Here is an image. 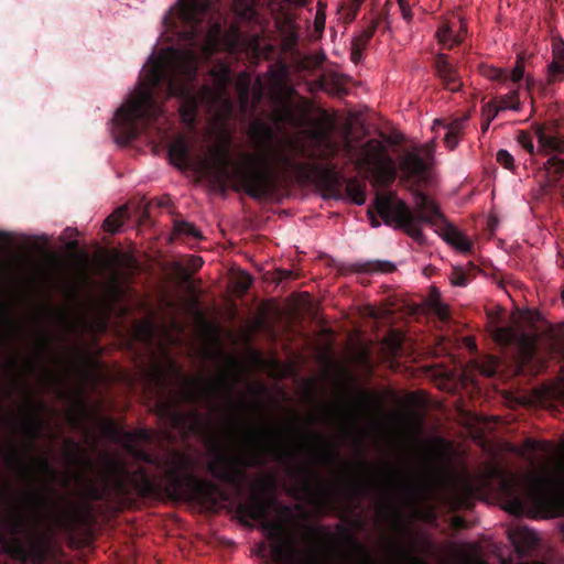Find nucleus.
Masks as SVG:
<instances>
[{
	"label": "nucleus",
	"mask_w": 564,
	"mask_h": 564,
	"mask_svg": "<svg viewBox=\"0 0 564 564\" xmlns=\"http://www.w3.org/2000/svg\"><path fill=\"white\" fill-rule=\"evenodd\" d=\"M491 121H488L486 119H482V131H486L489 128Z\"/></svg>",
	"instance_id": "0e129e2a"
},
{
	"label": "nucleus",
	"mask_w": 564,
	"mask_h": 564,
	"mask_svg": "<svg viewBox=\"0 0 564 564\" xmlns=\"http://www.w3.org/2000/svg\"><path fill=\"white\" fill-rule=\"evenodd\" d=\"M484 74L492 79V80H498V82H506L508 78H509V75L507 74V72L502 68H498V67H488Z\"/></svg>",
	"instance_id": "a19ab883"
},
{
	"label": "nucleus",
	"mask_w": 564,
	"mask_h": 564,
	"mask_svg": "<svg viewBox=\"0 0 564 564\" xmlns=\"http://www.w3.org/2000/svg\"><path fill=\"white\" fill-rule=\"evenodd\" d=\"M247 135L253 152L241 153L240 160L231 164L228 145L218 144L203 165L218 177H228L231 169L238 188L253 199L268 198L284 178L306 173L308 164L297 161L296 156L316 158L295 140L278 139L273 127L260 119L250 122Z\"/></svg>",
	"instance_id": "f03ea898"
},
{
	"label": "nucleus",
	"mask_w": 564,
	"mask_h": 564,
	"mask_svg": "<svg viewBox=\"0 0 564 564\" xmlns=\"http://www.w3.org/2000/svg\"><path fill=\"white\" fill-rule=\"evenodd\" d=\"M51 347V338L47 334H43L40 338V352L42 355L47 354Z\"/></svg>",
	"instance_id": "3c124183"
},
{
	"label": "nucleus",
	"mask_w": 564,
	"mask_h": 564,
	"mask_svg": "<svg viewBox=\"0 0 564 564\" xmlns=\"http://www.w3.org/2000/svg\"><path fill=\"white\" fill-rule=\"evenodd\" d=\"M468 119H469V116L468 115H464V116H462L459 118H456V119L452 120L446 126V128H447L448 131L454 132V134L459 137V134L464 130Z\"/></svg>",
	"instance_id": "4c0bfd02"
},
{
	"label": "nucleus",
	"mask_w": 564,
	"mask_h": 564,
	"mask_svg": "<svg viewBox=\"0 0 564 564\" xmlns=\"http://www.w3.org/2000/svg\"><path fill=\"white\" fill-rule=\"evenodd\" d=\"M241 98L243 99L245 102L248 101V98H249V86L248 85H245V87L241 88Z\"/></svg>",
	"instance_id": "680f3d73"
},
{
	"label": "nucleus",
	"mask_w": 564,
	"mask_h": 564,
	"mask_svg": "<svg viewBox=\"0 0 564 564\" xmlns=\"http://www.w3.org/2000/svg\"><path fill=\"white\" fill-rule=\"evenodd\" d=\"M234 392L235 383L226 373H220L208 380H188L181 398L187 404L203 405L212 413L226 414L235 426L245 425L250 406L245 398L235 400Z\"/></svg>",
	"instance_id": "1a4fd4ad"
},
{
	"label": "nucleus",
	"mask_w": 564,
	"mask_h": 564,
	"mask_svg": "<svg viewBox=\"0 0 564 564\" xmlns=\"http://www.w3.org/2000/svg\"><path fill=\"white\" fill-rule=\"evenodd\" d=\"M248 442L250 449L246 454H234L223 447L215 449L207 463V469L215 479L239 487L246 468L263 466L268 457L276 462L293 457L280 430H259L248 425Z\"/></svg>",
	"instance_id": "423d86ee"
},
{
	"label": "nucleus",
	"mask_w": 564,
	"mask_h": 564,
	"mask_svg": "<svg viewBox=\"0 0 564 564\" xmlns=\"http://www.w3.org/2000/svg\"><path fill=\"white\" fill-rule=\"evenodd\" d=\"M9 239V234L6 231H0V240L7 241Z\"/></svg>",
	"instance_id": "e2e57ef3"
},
{
	"label": "nucleus",
	"mask_w": 564,
	"mask_h": 564,
	"mask_svg": "<svg viewBox=\"0 0 564 564\" xmlns=\"http://www.w3.org/2000/svg\"><path fill=\"white\" fill-rule=\"evenodd\" d=\"M172 163L181 169L187 170L191 166V145L186 138L177 137L171 142L167 150Z\"/></svg>",
	"instance_id": "6ab92c4d"
},
{
	"label": "nucleus",
	"mask_w": 564,
	"mask_h": 564,
	"mask_svg": "<svg viewBox=\"0 0 564 564\" xmlns=\"http://www.w3.org/2000/svg\"><path fill=\"white\" fill-rule=\"evenodd\" d=\"M434 311L436 315L440 317V319L447 321L449 318V310L445 304L440 302L436 303L434 305Z\"/></svg>",
	"instance_id": "de8ad7c7"
},
{
	"label": "nucleus",
	"mask_w": 564,
	"mask_h": 564,
	"mask_svg": "<svg viewBox=\"0 0 564 564\" xmlns=\"http://www.w3.org/2000/svg\"><path fill=\"white\" fill-rule=\"evenodd\" d=\"M349 198L356 205L366 203V183L357 177L346 178L344 185V198Z\"/></svg>",
	"instance_id": "aec40b11"
},
{
	"label": "nucleus",
	"mask_w": 564,
	"mask_h": 564,
	"mask_svg": "<svg viewBox=\"0 0 564 564\" xmlns=\"http://www.w3.org/2000/svg\"><path fill=\"white\" fill-rule=\"evenodd\" d=\"M378 487L384 494L395 491H410L412 488L411 481L403 475V473L387 464L383 466V477L377 482L370 481H346L345 489L354 495L366 492L370 487Z\"/></svg>",
	"instance_id": "4468645a"
},
{
	"label": "nucleus",
	"mask_w": 564,
	"mask_h": 564,
	"mask_svg": "<svg viewBox=\"0 0 564 564\" xmlns=\"http://www.w3.org/2000/svg\"><path fill=\"white\" fill-rule=\"evenodd\" d=\"M360 273H389L395 270V264L387 260H370L354 264Z\"/></svg>",
	"instance_id": "412c9836"
},
{
	"label": "nucleus",
	"mask_w": 564,
	"mask_h": 564,
	"mask_svg": "<svg viewBox=\"0 0 564 564\" xmlns=\"http://www.w3.org/2000/svg\"><path fill=\"white\" fill-rule=\"evenodd\" d=\"M303 487L310 494L312 503L319 510L332 509L339 495V486L326 484L317 473H311V478L303 481Z\"/></svg>",
	"instance_id": "2eb2a0df"
},
{
	"label": "nucleus",
	"mask_w": 564,
	"mask_h": 564,
	"mask_svg": "<svg viewBox=\"0 0 564 564\" xmlns=\"http://www.w3.org/2000/svg\"><path fill=\"white\" fill-rule=\"evenodd\" d=\"M355 164L358 170L372 171L386 185L397 177L393 161L384 155L383 145L376 139L368 140L357 150Z\"/></svg>",
	"instance_id": "f8f14e48"
},
{
	"label": "nucleus",
	"mask_w": 564,
	"mask_h": 564,
	"mask_svg": "<svg viewBox=\"0 0 564 564\" xmlns=\"http://www.w3.org/2000/svg\"><path fill=\"white\" fill-rule=\"evenodd\" d=\"M364 48H365V46H362L359 42L354 40L352 50H351V61L354 63H358L360 61Z\"/></svg>",
	"instance_id": "09e8293b"
},
{
	"label": "nucleus",
	"mask_w": 564,
	"mask_h": 564,
	"mask_svg": "<svg viewBox=\"0 0 564 564\" xmlns=\"http://www.w3.org/2000/svg\"><path fill=\"white\" fill-rule=\"evenodd\" d=\"M432 156L427 148L415 147L405 151L400 158L399 169L401 181L410 184L413 193V206L391 194L376 196L373 207L386 225H395L417 242L424 240L422 225H430L441 231L443 239L456 249L468 252L473 242L456 227L448 224L438 206L420 191V185L426 181Z\"/></svg>",
	"instance_id": "20e7f679"
},
{
	"label": "nucleus",
	"mask_w": 564,
	"mask_h": 564,
	"mask_svg": "<svg viewBox=\"0 0 564 564\" xmlns=\"http://www.w3.org/2000/svg\"><path fill=\"white\" fill-rule=\"evenodd\" d=\"M6 459L10 465L22 468L31 487L19 496L17 502L10 505L6 514L0 512V547L24 555L23 538L31 539L44 518L58 507L54 499L57 491L52 486L57 479V470L46 456L32 457L31 464H26L24 456L13 444Z\"/></svg>",
	"instance_id": "39448f33"
},
{
	"label": "nucleus",
	"mask_w": 564,
	"mask_h": 564,
	"mask_svg": "<svg viewBox=\"0 0 564 564\" xmlns=\"http://www.w3.org/2000/svg\"><path fill=\"white\" fill-rule=\"evenodd\" d=\"M195 261H196V262L194 263L195 268H199V267L202 265V263H203V261H202V259H200V258H197Z\"/></svg>",
	"instance_id": "338daca9"
},
{
	"label": "nucleus",
	"mask_w": 564,
	"mask_h": 564,
	"mask_svg": "<svg viewBox=\"0 0 564 564\" xmlns=\"http://www.w3.org/2000/svg\"><path fill=\"white\" fill-rule=\"evenodd\" d=\"M379 21L372 20L360 33L358 37L355 40L359 42L362 46H366L368 42L371 40V37L375 35L377 28H378Z\"/></svg>",
	"instance_id": "c9c22d12"
},
{
	"label": "nucleus",
	"mask_w": 564,
	"mask_h": 564,
	"mask_svg": "<svg viewBox=\"0 0 564 564\" xmlns=\"http://www.w3.org/2000/svg\"><path fill=\"white\" fill-rule=\"evenodd\" d=\"M561 259V265L564 268V250L558 252Z\"/></svg>",
	"instance_id": "69168bd1"
},
{
	"label": "nucleus",
	"mask_w": 564,
	"mask_h": 564,
	"mask_svg": "<svg viewBox=\"0 0 564 564\" xmlns=\"http://www.w3.org/2000/svg\"><path fill=\"white\" fill-rule=\"evenodd\" d=\"M322 63H323V57L306 56L302 61L301 64H302V68H304V69H312V68H315V67L319 66Z\"/></svg>",
	"instance_id": "a18cd8bd"
},
{
	"label": "nucleus",
	"mask_w": 564,
	"mask_h": 564,
	"mask_svg": "<svg viewBox=\"0 0 564 564\" xmlns=\"http://www.w3.org/2000/svg\"><path fill=\"white\" fill-rule=\"evenodd\" d=\"M318 182L328 197L335 199L344 198V185L346 177L334 166L321 169L318 172Z\"/></svg>",
	"instance_id": "f3484780"
},
{
	"label": "nucleus",
	"mask_w": 564,
	"mask_h": 564,
	"mask_svg": "<svg viewBox=\"0 0 564 564\" xmlns=\"http://www.w3.org/2000/svg\"><path fill=\"white\" fill-rule=\"evenodd\" d=\"M523 321L531 326L532 329L524 330L520 327H497L494 333L496 343L502 347L513 348L521 361H528L536 352V344L540 338L539 332L535 329V323L541 321L539 312L527 311Z\"/></svg>",
	"instance_id": "9b49d317"
},
{
	"label": "nucleus",
	"mask_w": 564,
	"mask_h": 564,
	"mask_svg": "<svg viewBox=\"0 0 564 564\" xmlns=\"http://www.w3.org/2000/svg\"><path fill=\"white\" fill-rule=\"evenodd\" d=\"M398 2H399V7L401 10L402 17L406 21H411L413 14H412V11H411V8H410V4L408 3V1L406 0H398Z\"/></svg>",
	"instance_id": "8fccbe9b"
},
{
	"label": "nucleus",
	"mask_w": 564,
	"mask_h": 564,
	"mask_svg": "<svg viewBox=\"0 0 564 564\" xmlns=\"http://www.w3.org/2000/svg\"><path fill=\"white\" fill-rule=\"evenodd\" d=\"M468 265H469L468 272H466L462 268H454V270L451 274V282L453 285L466 286L469 282V275H473V276L476 275V273L478 272V268L473 263H468Z\"/></svg>",
	"instance_id": "393cba45"
},
{
	"label": "nucleus",
	"mask_w": 564,
	"mask_h": 564,
	"mask_svg": "<svg viewBox=\"0 0 564 564\" xmlns=\"http://www.w3.org/2000/svg\"><path fill=\"white\" fill-rule=\"evenodd\" d=\"M520 539L523 540V544L527 547H533L538 543V538L534 532L524 529L522 532H518Z\"/></svg>",
	"instance_id": "c03bdc74"
},
{
	"label": "nucleus",
	"mask_w": 564,
	"mask_h": 564,
	"mask_svg": "<svg viewBox=\"0 0 564 564\" xmlns=\"http://www.w3.org/2000/svg\"><path fill=\"white\" fill-rule=\"evenodd\" d=\"M43 408V402H35L29 398L26 415L21 423L22 431L28 438V452L34 451V442L41 436L44 422L37 412Z\"/></svg>",
	"instance_id": "dca6fc26"
},
{
	"label": "nucleus",
	"mask_w": 564,
	"mask_h": 564,
	"mask_svg": "<svg viewBox=\"0 0 564 564\" xmlns=\"http://www.w3.org/2000/svg\"><path fill=\"white\" fill-rule=\"evenodd\" d=\"M126 437H127V440H128V441H130V442H131V441H133V438H134V434H132V433H126Z\"/></svg>",
	"instance_id": "774afa93"
},
{
	"label": "nucleus",
	"mask_w": 564,
	"mask_h": 564,
	"mask_svg": "<svg viewBox=\"0 0 564 564\" xmlns=\"http://www.w3.org/2000/svg\"><path fill=\"white\" fill-rule=\"evenodd\" d=\"M173 231L177 236H186L195 239L202 238L199 230L192 223L186 220H175Z\"/></svg>",
	"instance_id": "bb28decb"
},
{
	"label": "nucleus",
	"mask_w": 564,
	"mask_h": 564,
	"mask_svg": "<svg viewBox=\"0 0 564 564\" xmlns=\"http://www.w3.org/2000/svg\"><path fill=\"white\" fill-rule=\"evenodd\" d=\"M137 437L141 438V440H144V441H148L149 437H150V434H149V432L147 430H140L137 433Z\"/></svg>",
	"instance_id": "052dcab7"
},
{
	"label": "nucleus",
	"mask_w": 564,
	"mask_h": 564,
	"mask_svg": "<svg viewBox=\"0 0 564 564\" xmlns=\"http://www.w3.org/2000/svg\"><path fill=\"white\" fill-rule=\"evenodd\" d=\"M130 452L139 460L161 470L162 478L152 477L144 467L129 473L121 462L109 458L111 479L120 496L130 495L132 488L142 498L165 495L173 499L186 498L210 505H217L218 500H228L227 494L218 484L202 479L192 471L194 462L184 453L174 451L167 457L160 458L133 446H130Z\"/></svg>",
	"instance_id": "7ed1b4c3"
},
{
	"label": "nucleus",
	"mask_w": 564,
	"mask_h": 564,
	"mask_svg": "<svg viewBox=\"0 0 564 564\" xmlns=\"http://www.w3.org/2000/svg\"><path fill=\"white\" fill-rule=\"evenodd\" d=\"M523 76H524L523 58L519 56L516 66L511 70L509 78L513 83H519L522 80Z\"/></svg>",
	"instance_id": "79ce46f5"
},
{
	"label": "nucleus",
	"mask_w": 564,
	"mask_h": 564,
	"mask_svg": "<svg viewBox=\"0 0 564 564\" xmlns=\"http://www.w3.org/2000/svg\"><path fill=\"white\" fill-rule=\"evenodd\" d=\"M275 120L281 123L295 124L296 117L293 106L290 102H281L275 113Z\"/></svg>",
	"instance_id": "c756f323"
},
{
	"label": "nucleus",
	"mask_w": 564,
	"mask_h": 564,
	"mask_svg": "<svg viewBox=\"0 0 564 564\" xmlns=\"http://www.w3.org/2000/svg\"><path fill=\"white\" fill-rule=\"evenodd\" d=\"M536 139V153L547 156L543 171L550 184L555 185L564 175V133L557 122L535 123L532 126Z\"/></svg>",
	"instance_id": "9d476101"
},
{
	"label": "nucleus",
	"mask_w": 564,
	"mask_h": 564,
	"mask_svg": "<svg viewBox=\"0 0 564 564\" xmlns=\"http://www.w3.org/2000/svg\"><path fill=\"white\" fill-rule=\"evenodd\" d=\"M269 74L271 85L275 90H285L290 95L294 93V89L286 84L288 69L284 65L276 69H270Z\"/></svg>",
	"instance_id": "b1692460"
},
{
	"label": "nucleus",
	"mask_w": 564,
	"mask_h": 564,
	"mask_svg": "<svg viewBox=\"0 0 564 564\" xmlns=\"http://www.w3.org/2000/svg\"><path fill=\"white\" fill-rule=\"evenodd\" d=\"M444 141L449 149H454L458 143V135L454 134V132L446 131Z\"/></svg>",
	"instance_id": "864d4df0"
},
{
	"label": "nucleus",
	"mask_w": 564,
	"mask_h": 564,
	"mask_svg": "<svg viewBox=\"0 0 564 564\" xmlns=\"http://www.w3.org/2000/svg\"><path fill=\"white\" fill-rule=\"evenodd\" d=\"M535 135L527 130H519L517 133V142L518 144L525 150L531 156L539 155L536 153V145L534 144Z\"/></svg>",
	"instance_id": "c85d7f7f"
},
{
	"label": "nucleus",
	"mask_w": 564,
	"mask_h": 564,
	"mask_svg": "<svg viewBox=\"0 0 564 564\" xmlns=\"http://www.w3.org/2000/svg\"><path fill=\"white\" fill-rule=\"evenodd\" d=\"M438 42L443 45H447L448 48L454 47L460 43L458 35H454L453 31L448 26H443L436 32Z\"/></svg>",
	"instance_id": "7c9ffc66"
},
{
	"label": "nucleus",
	"mask_w": 564,
	"mask_h": 564,
	"mask_svg": "<svg viewBox=\"0 0 564 564\" xmlns=\"http://www.w3.org/2000/svg\"><path fill=\"white\" fill-rule=\"evenodd\" d=\"M525 448L530 452H536V451H544L545 445L539 441L534 440H527L525 441Z\"/></svg>",
	"instance_id": "603ef678"
},
{
	"label": "nucleus",
	"mask_w": 564,
	"mask_h": 564,
	"mask_svg": "<svg viewBox=\"0 0 564 564\" xmlns=\"http://www.w3.org/2000/svg\"><path fill=\"white\" fill-rule=\"evenodd\" d=\"M127 215V208L120 207L113 214L108 216L104 221V229L107 232L115 234L123 224V218Z\"/></svg>",
	"instance_id": "a878e982"
},
{
	"label": "nucleus",
	"mask_w": 564,
	"mask_h": 564,
	"mask_svg": "<svg viewBox=\"0 0 564 564\" xmlns=\"http://www.w3.org/2000/svg\"><path fill=\"white\" fill-rule=\"evenodd\" d=\"M552 55H553L552 62L564 63V41L563 40H557V41L553 42Z\"/></svg>",
	"instance_id": "37998d69"
},
{
	"label": "nucleus",
	"mask_w": 564,
	"mask_h": 564,
	"mask_svg": "<svg viewBox=\"0 0 564 564\" xmlns=\"http://www.w3.org/2000/svg\"><path fill=\"white\" fill-rule=\"evenodd\" d=\"M66 456L72 464H77L79 460L78 456L74 452H67Z\"/></svg>",
	"instance_id": "bf43d9fd"
},
{
	"label": "nucleus",
	"mask_w": 564,
	"mask_h": 564,
	"mask_svg": "<svg viewBox=\"0 0 564 564\" xmlns=\"http://www.w3.org/2000/svg\"><path fill=\"white\" fill-rule=\"evenodd\" d=\"M474 488L469 481L460 484L453 492L457 508H470L473 506Z\"/></svg>",
	"instance_id": "4be33fe9"
},
{
	"label": "nucleus",
	"mask_w": 564,
	"mask_h": 564,
	"mask_svg": "<svg viewBox=\"0 0 564 564\" xmlns=\"http://www.w3.org/2000/svg\"><path fill=\"white\" fill-rule=\"evenodd\" d=\"M104 481H105V487L104 488H100L97 484H95L94 481L89 480L87 481V496L91 499V500H95V501H99V500H102L104 497H105V494H106V490L111 486L113 488V490L117 492L116 488H115V485L112 482V479H111V474H110V467H109V460L107 462V470H106V475L104 477Z\"/></svg>",
	"instance_id": "5701e85b"
},
{
	"label": "nucleus",
	"mask_w": 564,
	"mask_h": 564,
	"mask_svg": "<svg viewBox=\"0 0 564 564\" xmlns=\"http://www.w3.org/2000/svg\"><path fill=\"white\" fill-rule=\"evenodd\" d=\"M454 524L457 529H465L467 525H466V521L465 519L460 518V517H456L455 520H454Z\"/></svg>",
	"instance_id": "4d7b16f0"
},
{
	"label": "nucleus",
	"mask_w": 564,
	"mask_h": 564,
	"mask_svg": "<svg viewBox=\"0 0 564 564\" xmlns=\"http://www.w3.org/2000/svg\"><path fill=\"white\" fill-rule=\"evenodd\" d=\"M218 4L219 0H177L165 13V33L177 46L150 56L149 68L133 95L112 119L117 143H130L142 128L165 132L163 126L167 119L163 104L171 97L178 99L181 122L191 131L196 128L199 106L213 116L231 111L232 76L228 65L216 64L202 84L198 79L199 65L215 53H234L243 46V35L237 26L223 30Z\"/></svg>",
	"instance_id": "f257e3e1"
},
{
	"label": "nucleus",
	"mask_w": 564,
	"mask_h": 564,
	"mask_svg": "<svg viewBox=\"0 0 564 564\" xmlns=\"http://www.w3.org/2000/svg\"><path fill=\"white\" fill-rule=\"evenodd\" d=\"M535 135L527 130H519L517 133V142L518 144L525 150L531 156L539 155L536 153V145L534 144Z\"/></svg>",
	"instance_id": "cd10ccee"
},
{
	"label": "nucleus",
	"mask_w": 564,
	"mask_h": 564,
	"mask_svg": "<svg viewBox=\"0 0 564 564\" xmlns=\"http://www.w3.org/2000/svg\"><path fill=\"white\" fill-rule=\"evenodd\" d=\"M564 80V63L551 62L547 65V82L554 84Z\"/></svg>",
	"instance_id": "473e14b6"
},
{
	"label": "nucleus",
	"mask_w": 564,
	"mask_h": 564,
	"mask_svg": "<svg viewBox=\"0 0 564 564\" xmlns=\"http://www.w3.org/2000/svg\"><path fill=\"white\" fill-rule=\"evenodd\" d=\"M519 105L520 104H519L518 93L517 91H511L510 94L501 97L499 108L501 110H506V109L518 110L519 109Z\"/></svg>",
	"instance_id": "e433bc0d"
},
{
	"label": "nucleus",
	"mask_w": 564,
	"mask_h": 564,
	"mask_svg": "<svg viewBox=\"0 0 564 564\" xmlns=\"http://www.w3.org/2000/svg\"><path fill=\"white\" fill-rule=\"evenodd\" d=\"M384 345L388 354L395 357L402 350V336L398 333H391L386 337Z\"/></svg>",
	"instance_id": "2f4dec72"
},
{
	"label": "nucleus",
	"mask_w": 564,
	"mask_h": 564,
	"mask_svg": "<svg viewBox=\"0 0 564 564\" xmlns=\"http://www.w3.org/2000/svg\"><path fill=\"white\" fill-rule=\"evenodd\" d=\"M365 0H349L347 4L343 6V17L346 22L355 20L360 6Z\"/></svg>",
	"instance_id": "72a5a7b5"
},
{
	"label": "nucleus",
	"mask_w": 564,
	"mask_h": 564,
	"mask_svg": "<svg viewBox=\"0 0 564 564\" xmlns=\"http://www.w3.org/2000/svg\"><path fill=\"white\" fill-rule=\"evenodd\" d=\"M386 509L389 510L397 519L398 521L401 520V514L399 512V510H397L391 503L390 501H387L386 503Z\"/></svg>",
	"instance_id": "6e6d98bb"
},
{
	"label": "nucleus",
	"mask_w": 564,
	"mask_h": 564,
	"mask_svg": "<svg viewBox=\"0 0 564 564\" xmlns=\"http://www.w3.org/2000/svg\"><path fill=\"white\" fill-rule=\"evenodd\" d=\"M434 68L437 77L442 80L444 87L451 91L459 90L462 82L455 66L449 63L448 56L438 53L434 59Z\"/></svg>",
	"instance_id": "a211bd4d"
},
{
	"label": "nucleus",
	"mask_w": 564,
	"mask_h": 564,
	"mask_svg": "<svg viewBox=\"0 0 564 564\" xmlns=\"http://www.w3.org/2000/svg\"><path fill=\"white\" fill-rule=\"evenodd\" d=\"M368 215H369L370 224L372 227L380 226L379 220L377 219L376 215L370 209L368 210Z\"/></svg>",
	"instance_id": "13d9d810"
},
{
	"label": "nucleus",
	"mask_w": 564,
	"mask_h": 564,
	"mask_svg": "<svg viewBox=\"0 0 564 564\" xmlns=\"http://www.w3.org/2000/svg\"><path fill=\"white\" fill-rule=\"evenodd\" d=\"M501 109L494 101H489L481 108L482 119L492 121Z\"/></svg>",
	"instance_id": "ea45409f"
},
{
	"label": "nucleus",
	"mask_w": 564,
	"mask_h": 564,
	"mask_svg": "<svg viewBox=\"0 0 564 564\" xmlns=\"http://www.w3.org/2000/svg\"><path fill=\"white\" fill-rule=\"evenodd\" d=\"M191 417L194 420V422L199 425L203 421L202 413L198 412V410L194 409L189 412Z\"/></svg>",
	"instance_id": "5fc2aeb1"
},
{
	"label": "nucleus",
	"mask_w": 564,
	"mask_h": 564,
	"mask_svg": "<svg viewBox=\"0 0 564 564\" xmlns=\"http://www.w3.org/2000/svg\"><path fill=\"white\" fill-rule=\"evenodd\" d=\"M0 318L2 322L8 324L10 327L19 329L18 324L14 322V319L11 317L9 311L4 306H0Z\"/></svg>",
	"instance_id": "49530a36"
},
{
	"label": "nucleus",
	"mask_w": 564,
	"mask_h": 564,
	"mask_svg": "<svg viewBox=\"0 0 564 564\" xmlns=\"http://www.w3.org/2000/svg\"><path fill=\"white\" fill-rule=\"evenodd\" d=\"M293 429L299 435V445L311 451L318 463L332 465L339 459L337 443L328 440L323 433L302 426L299 416H295Z\"/></svg>",
	"instance_id": "ddd939ff"
},
{
	"label": "nucleus",
	"mask_w": 564,
	"mask_h": 564,
	"mask_svg": "<svg viewBox=\"0 0 564 564\" xmlns=\"http://www.w3.org/2000/svg\"><path fill=\"white\" fill-rule=\"evenodd\" d=\"M492 475L498 481L500 495L505 499V509L522 516L527 510L549 511L562 502L564 476L545 473L535 475L528 485L511 471L495 467Z\"/></svg>",
	"instance_id": "0eeeda50"
},
{
	"label": "nucleus",
	"mask_w": 564,
	"mask_h": 564,
	"mask_svg": "<svg viewBox=\"0 0 564 564\" xmlns=\"http://www.w3.org/2000/svg\"><path fill=\"white\" fill-rule=\"evenodd\" d=\"M273 497L252 495L238 508L243 516L258 521L269 531L272 544L271 557L274 564H325L319 550L314 545L299 549L294 535L288 532L279 521L270 519V511L275 506Z\"/></svg>",
	"instance_id": "6e6552de"
},
{
	"label": "nucleus",
	"mask_w": 564,
	"mask_h": 564,
	"mask_svg": "<svg viewBox=\"0 0 564 564\" xmlns=\"http://www.w3.org/2000/svg\"><path fill=\"white\" fill-rule=\"evenodd\" d=\"M304 531L311 541L322 538H329L328 529L323 525L306 524L304 525Z\"/></svg>",
	"instance_id": "f704fd0d"
},
{
	"label": "nucleus",
	"mask_w": 564,
	"mask_h": 564,
	"mask_svg": "<svg viewBox=\"0 0 564 564\" xmlns=\"http://www.w3.org/2000/svg\"><path fill=\"white\" fill-rule=\"evenodd\" d=\"M497 162L505 169L512 170L514 167L513 156L507 150H499L496 155Z\"/></svg>",
	"instance_id": "58836bf2"
}]
</instances>
